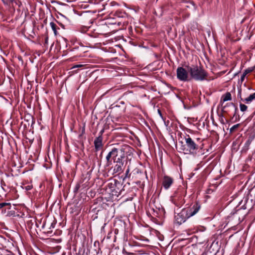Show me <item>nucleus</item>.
<instances>
[{"label": "nucleus", "instance_id": "nucleus-19", "mask_svg": "<svg viewBox=\"0 0 255 255\" xmlns=\"http://www.w3.org/2000/svg\"><path fill=\"white\" fill-rule=\"evenodd\" d=\"M122 252L125 255H135L134 253L128 252L125 249L123 250Z\"/></svg>", "mask_w": 255, "mask_h": 255}, {"label": "nucleus", "instance_id": "nucleus-24", "mask_svg": "<svg viewBox=\"0 0 255 255\" xmlns=\"http://www.w3.org/2000/svg\"><path fill=\"white\" fill-rule=\"evenodd\" d=\"M129 172V169L128 167L127 170V171H126V174L127 175L128 174Z\"/></svg>", "mask_w": 255, "mask_h": 255}, {"label": "nucleus", "instance_id": "nucleus-26", "mask_svg": "<svg viewBox=\"0 0 255 255\" xmlns=\"http://www.w3.org/2000/svg\"><path fill=\"white\" fill-rule=\"evenodd\" d=\"M113 186H115V185H114V184H113L112 183H109V184H108V186H109V187H112Z\"/></svg>", "mask_w": 255, "mask_h": 255}, {"label": "nucleus", "instance_id": "nucleus-4", "mask_svg": "<svg viewBox=\"0 0 255 255\" xmlns=\"http://www.w3.org/2000/svg\"><path fill=\"white\" fill-rule=\"evenodd\" d=\"M185 140L187 148L186 149H183V150L185 151L186 153L189 152L192 154L194 153L195 151L198 148L197 145L192 139L189 135H187L185 137Z\"/></svg>", "mask_w": 255, "mask_h": 255}, {"label": "nucleus", "instance_id": "nucleus-7", "mask_svg": "<svg viewBox=\"0 0 255 255\" xmlns=\"http://www.w3.org/2000/svg\"><path fill=\"white\" fill-rule=\"evenodd\" d=\"M170 201L177 206H181L184 203L181 195L177 193L170 197Z\"/></svg>", "mask_w": 255, "mask_h": 255}, {"label": "nucleus", "instance_id": "nucleus-17", "mask_svg": "<svg viewBox=\"0 0 255 255\" xmlns=\"http://www.w3.org/2000/svg\"><path fill=\"white\" fill-rule=\"evenodd\" d=\"M240 126V124H236L235 125H234L233 127H232L230 129V132H233L235 131L236 129H237Z\"/></svg>", "mask_w": 255, "mask_h": 255}, {"label": "nucleus", "instance_id": "nucleus-20", "mask_svg": "<svg viewBox=\"0 0 255 255\" xmlns=\"http://www.w3.org/2000/svg\"><path fill=\"white\" fill-rule=\"evenodd\" d=\"M246 76L243 73L242 76H241V77L240 79L239 80V82L241 83L242 84L244 82Z\"/></svg>", "mask_w": 255, "mask_h": 255}, {"label": "nucleus", "instance_id": "nucleus-8", "mask_svg": "<svg viewBox=\"0 0 255 255\" xmlns=\"http://www.w3.org/2000/svg\"><path fill=\"white\" fill-rule=\"evenodd\" d=\"M173 182V180L171 177L164 176L162 180V185L164 189H168L172 184Z\"/></svg>", "mask_w": 255, "mask_h": 255}, {"label": "nucleus", "instance_id": "nucleus-5", "mask_svg": "<svg viewBox=\"0 0 255 255\" xmlns=\"http://www.w3.org/2000/svg\"><path fill=\"white\" fill-rule=\"evenodd\" d=\"M177 78L181 81L186 82L189 80L188 71L182 67H179L176 70Z\"/></svg>", "mask_w": 255, "mask_h": 255}, {"label": "nucleus", "instance_id": "nucleus-27", "mask_svg": "<svg viewBox=\"0 0 255 255\" xmlns=\"http://www.w3.org/2000/svg\"><path fill=\"white\" fill-rule=\"evenodd\" d=\"M103 132V130H102V131H101V134H100V135H101V136H102V134Z\"/></svg>", "mask_w": 255, "mask_h": 255}, {"label": "nucleus", "instance_id": "nucleus-3", "mask_svg": "<svg viewBox=\"0 0 255 255\" xmlns=\"http://www.w3.org/2000/svg\"><path fill=\"white\" fill-rule=\"evenodd\" d=\"M200 205L198 203H195L183 209L182 210L185 212V214H187V216L189 218L198 213L200 209Z\"/></svg>", "mask_w": 255, "mask_h": 255}, {"label": "nucleus", "instance_id": "nucleus-21", "mask_svg": "<svg viewBox=\"0 0 255 255\" xmlns=\"http://www.w3.org/2000/svg\"><path fill=\"white\" fill-rule=\"evenodd\" d=\"M9 204H10L9 203H0V209L3 208V207H4L6 205H9Z\"/></svg>", "mask_w": 255, "mask_h": 255}, {"label": "nucleus", "instance_id": "nucleus-12", "mask_svg": "<svg viewBox=\"0 0 255 255\" xmlns=\"http://www.w3.org/2000/svg\"><path fill=\"white\" fill-rule=\"evenodd\" d=\"M123 164H117L114 166L113 168L114 173H119L123 171Z\"/></svg>", "mask_w": 255, "mask_h": 255}, {"label": "nucleus", "instance_id": "nucleus-14", "mask_svg": "<svg viewBox=\"0 0 255 255\" xmlns=\"http://www.w3.org/2000/svg\"><path fill=\"white\" fill-rule=\"evenodd\" d=\"M50 25L52 30L53 31L55 35H56L57 34V30H56V24L54 22H51L50 23Z\"/></svg>", "mask_w": 255, "mask_h": 255}, {"label": "nucleus", "instance_id": "nucleus-23", "mask_svg": "<svg viewBox=\"0 0 255 255\" xmlns=\"http://www.w3.org/2000/svg\"><path fill=\"white\" fill-rule=\"evenodd\" d=\"M25 188L26 190H30L32 189V186L31 185H27Z\"/></svg>", "mask_w": 255, "mask_h": 255}, {"label": "nucleus", "instance_id": "nucleus-9", "mask_svg": "<svg viewBox=\"0 0 255 255\" xmlns=\"http://www.w3.org/2000/svg\"><path fill=\"white\" fill-rule=\"evenodd\" d=\"M102 141L103 137L101 135H99L95 138L94 140V146L96 151H99L102 148L103 146Z\"/></svg>", "mask_w": 255, "mask_h": 255}, {"label": "nucleus", "instance_id": "nucleus-1", "mask_svg": "<svg viewBox=\"0 0 255 255\" xmlns=\"http://www.w3.org/2000/svg\"><path fill=\"white\" fill-rule=\"evenodd\" d=\"M133 151V149L128 145H123L120 149L113 148L106 157L107 166L112 164V159L117 164L124 165V159L125 156H130Z\"/></svg>", "mask_w": 255, "mask_h": 255}, {"label": "nucleus", "instance_id": "nucleus-16", "mask_svg": "<svg viewBox=\"0 0 255 255\" xmlns=\"http://www.w3.org/2000/svg\"><path fill=\"white\" fill-rule=\"evenodd\" d=\"M240 110L242 112H245L247 111V110L248 109V107L245 104H240Z\"/></svg>", "mask_w": 255, "mask_h": 255}, {"label": "nucleus", "instance_id": "nucleus-22", "mask_svg": "<svg viewBox=\"0 0 255 255\" xmlns=\"http://www.w3.org/2000/svg\"><path fill=\"white\" fill-rule=\"evenodd\" d=\"M83 66V65L82 64H78V65H75L72 67V69L76 68H80L82 67Z\"/></svg>", "mask_w": 255, "mask_h": 255}, {"label": "nucleus", "instance_id": "nucleus-25", "mask_svg": "<svg viewBox=\"0 0 255 255\" xmlns=\"http://www.w3.org/2000/svg\"><path fill=\"white\" fill-rule=\"evenodd\" d=\"M55 223H51V227L50 228V229H51V228H54V226H55Z\"/></svg>", "mask_w": 255, "mask_h": 255}, {"label": "nucleus", "instance_id": "nucleus-15", "mask_svg": "<svg viewBox=\"0 0 255 255\" xmlns=\"http://www.w3.org/2000/svg\"><path fill=\"white\" fill-rule=\"evenodd\" d=\"M254 67H250V68L245 70L243 73L246 76L249 73L253 72L254 71Z\"/></svg>", "mask_w": 255, "mask_h": 255}, {"label": "nucleus", "instance_id": "nucleus-6", "mask_svg": "<svg viewBox=\"0 0 255 255\" xmlns=\"http://www.w3.org/2000/svg\"><path fill=\"white\" fill-rule=\"evenodd\" d=\"M188 219L187 214L182 210L180 213L175 216V222L178 225H181Z\"/></svg>", "mask_w": 255, "mask_h": 255}, {"label": "nucleus", "instance_id": "nucleus-2", "mask_svg": "<svg viewBox=\"0 0 255 255\" xmlns=\"http://www.w3.org/2000/svg\"><path fill=\"white\" fill-rule=\"evenodd\" d=\"M191 78L196 81H204L206 80L208 75L206 71L202 67L197 65L187 66Z\"/></svg>", "mask_w": 255, "mask_h": 255}, {"label": "nucleus", "instance_id": "nucleus-28", "mask_svg": "<svg viewBox=\"0 0 255 255\" xmlns=\"http://www.w3.org/2000/svg\"><path fill=\"white\" fill-rule=\"evenodd\" d=\"M112 194L113 195H116V194H114L113 191H112Z\"/></svg>", "mask_w": 255, "mask_h": 255}, {"label": "nucleus", "instance_id": "nucleus-11", "mask_svg": "<svg viewBox=\"0 0 255 255\" xmlns=\"http://www.w3.org/2000/svg\"><path fill=\"white\" fill-rule=\"evenodd\" d=\"M232 100V96L230 92H227L225 94L223 95L221 97L220 103L223 104V103L231 101Z\"/></svg>", "mask_w": 255, "mask_h": 255}, {"label": "nucleus", "instance_id": "nucleus-10", "mask_svg": "<svg viewBox=\"0 0 255 255\" xmlns=\"http://www.w3.org/2000/svg\"><path fill=\"white\" fill-rule=\"evenodd\" d=\"M241 100L246 104H250L255 100V92L251 94L247 98H246L244 99H241Z\"/></svg>", "mask_w": 255, "mask_h": 255}, {"label": "nucleus", "instance_id": "nucleus-13", "mask_svg": "<svg viewBox=\"0 0 255 255\" xmlns=\"http://www.w3.org/2000/svg\"><path fill=\"white\" fill-rule=\"evenodd\" d=\"M253 140V137H250L246 141V142L245 143L244 148L246 150H248L249 149V147L252 142Z\"/></svg>", "mask_w": 255, "mask_h": 255}, {"label": "nucleus", "instance_id": "nucleus-18", "mask_svg": "<svg viewBox=\"0 0 255 255\" xmlns=\"http://www.w3.org/2000/svg\"><path fill=\"white\" fill-rule=\"evenodd\" d=\"M3 3L4 4H9L10 3H12L14 1V0H1Z\"/></svg>", "mask_w": 255, "mask_h": 255}]
</instances>
